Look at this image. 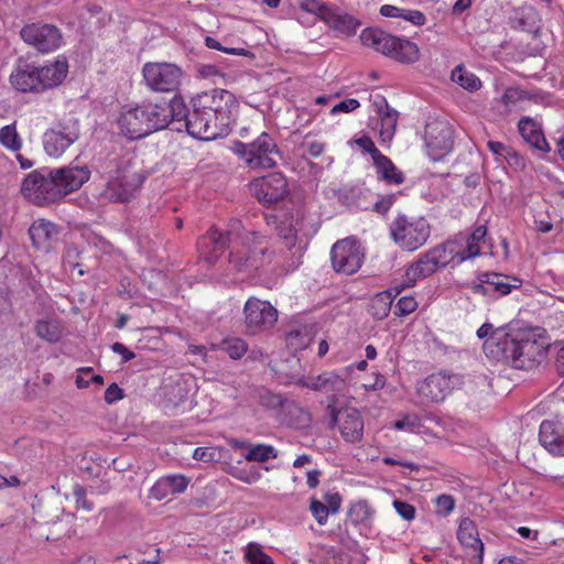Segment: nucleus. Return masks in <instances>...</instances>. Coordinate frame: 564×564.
I'll return each mask as SVG.
<instances>
[{"label": "nucleus", "instance_id": "nucleus-1", "mask_svg": "<svg viewBox=\"0 0 564 564\" xmlns=\"http://www.w3.org/2000/svg\"><path fill=\"white\" fill-rule=\"evenodd\" d=\"M227 249V271L230 274L256 273L270 265L274 258V252L268 248L267 237L245 229L238 219L231 220L226 231L210 227L197 241L199 259L209 265L215 264Z\"/></svg>", "mask_w": 564, "mask_h": 564}, {"label": "nucleus", "instance_id": "nucleus-2", "mask_svg": "<svg viewBox=\"0 0 564 564\" xmlns=\"http://www.w3.org/2000/svg\"><path fill=\"white\" fill-rule=\"evenodd\" d=\"M185 102L181 96L170 102H143L121 111L118 126L121 133L131 140L142 139L171 124L173 118L184 116Z\"/></svg>", "mask_w": 564, "mask_h": 564}, {"label": "nucleus", "instance_id": "nucleus-3", "mask_svg": "<svg viewBox=\"0 0 564 564\" xmlns=\"http://www.w3.org/2000/svg\"><path fill=\"white\" fill-rule=\"evenodd\" d=\"M482 348L488 358L505 360L513 368L523 370L536 368L547 351L545 341L532 332H523L517 336L495 334L484 341Z\"/></svg>", "mask_w": 564, "mask_h": 564}, {"label": "nucleus", "instance_id": "nucleus-4", "mask_svg": "<svg viewBox=\"0 0 564 564\" xmlns=\"http://www.w3.org/2000/svg\"><path fill=\"white\" fill-rule=\"evenodd\" d=\"M359 37L362 45L400 64H414L421 57L420 47L416 43L405 37L392 35L380 29H365Z\"/></svg>", "mask_w": 564, "mask_h": 564}, {"label": "nucleus", "instance_id": "nucleus-5", "mask_svg": "<svg viewBox=\"0 0 564 564\" xmlns=\"http://www.w3.org/2000/svg\"><path fill=\"white\" fill-rule=\"evenodd\" d=\"M389 235L401 250L413 252L427 242L431 236V224L423 216L400 214L391 221Z\"/></svg>", "mask_w": 564, "mask_h": 564}, {"label": "nucleus", "instance_id": "nucleus-6", "mask_svg": "<svg viewBox=\"0 0 564 564\" xmlns=\"http://www.w3.org/2000/svg\"><path fill=\"white\" fill-rule=\"evenodd\" d=\"M544 405L550 417L540 424V443L552 455L564 456V398L560 393L552 394Z\"/></svg>", "mask_w": 564, "mask_h": 564}, {"label": "nucleus", "instance_id": "nucleus-7", "mask_svg": "<svg viewBox=\"0 0 564 564\" xmlns=\"http://www.w3.org/2000/svg\"><path fill=\"white\" fill-rule=\"evenodd\" d=\"M141 74L142 84L149 91L180 96L178 91L185 78V72L180 65L171 62H147Z\"/></svg>", "mask_w": 564, "mask_h": 564}, {"label": "nucleus", "instance_id": "nucleus-8", "mask_svg": "<svg viewBox=\"0 0 564 564\" xmlns=\"http://www.w3.org/2000/svg\"><path fill=\"white\" fill-rule=\"evenodd\" d=\"M184 116L173 118L171 124H175L173 130L182 131L183 129L193 138L199 140H215L228 134L225 128H220L218 123L210 117V113L205 109H198L196 100L193 99L192 111L187 110L185 106Z\"/></svg>", "mask_w": 564, "mask_h": 564}, {"label": "nucleus", "instance_id": "nucleus-9", "mask_svg": "<svg viewBox=\"0 0 564 564\" xmlns=\"http://www.w3.org/2000/svg\"><path fill=\"white\" fill-rule=\"evenodd\" d=\"M462 384L460 377L446 371L429 375L415 383L417 404L432 405L444 402Z\"/></svg>", "mask_w": 564, "mask_h": 564}, {"label": "nucleus", "instance_id": "nucleus-10", "mask_svg": "<svg viewBox=\"0 0 564 564\" xmlns=\"http://www.w3.org/2000/svg\"><path fill=\"white\" fill-rule=\"evenodd\" d=\"M198 109H205L220 128L229 133L234 123V115L238 108V101L234 94L226 89L214 88L198 94L195 98Z\"/></svg>", "mask_w": 564, "mask_h": 564}, {"label": "nucleus", "instance_id": "nucleus-11", "mask_svg": "<svg viewBox=\"0 0 564 564\" xmlns=\"http://www.w3.org/2000/svg\"><path fill=\"white\" fill-rule=\"evenodd\" d=\"M235 152L250 169H272L276 165L275 158L280 150L274 139L267 132H262L250 143L237 142Z\"/></svg>", "mask_w": 564, "mask_h": 564}, {"label": "nucleus", "instance_id": "nucleus-12", "mask_svg": "<svg viewBox=\"0 0 564 564\" xmlns=\"http://www.w3.org/2000/svg\"><path fill=\"white\" fill-rule=\"evenodd\" d=\"M22 195L37 206H46L61 199V192L52 170H34L21 185Z\"/></svg>", "mask_w": 564, "mask_h": 564}, {"label": "nucleus", "instance_id": "nucleus-13", "mask_svg": "<svg viewBox=\"0 0 564 564\" xmlns=\"http://www.w3.org/2000/svg\"><path fill=\"white\" fill-rule=\"evenodd\" d=\"M80 135L79 120L63 119L55 128L47 129L42 138L43 148L51 158H59Z\"/></svg>", "mask_w": 564, "mask_h": 564}, {"label": "nucleus", "instance_id": "nucleus-14", "mask_svg": "<svg viewBox=\"0 0 564 564\" xmlns=\"http://www.w3.org/2000/svg\"><path fill=\"white\" fill-rule=\"evenodd\" d=\"M20 35L26 44L43 54L55 52L64 43L61 30L48 23L33 22L25 24L21 29Z\"/></svg>", "mask_w": 564, "mask_h": 564}, {"label": "nucleus", "instance_id": "nucleus-15", "mask_svg": "<svg viewBox=\"0 0 564 564\" xmlns=\"http://www.w3.org/2000/svg\"><path fill=\"white\" fill-rule=\"evenodd\" d=\"M278 321V310L269 302L249 297L243 305V322L248 334L271 329Z\"/></svg>", "mask_w": 564, "mask_h": 564}, {"label": "nucleus", "instance_id": "nucleus-16", "mask_svg": "<svg viewBox=\"0 0 564 564\" xmlns=\"http://www.w3.org/2000/svg\"><path fill=\"white\" fill-rule=\"evenodd\" d=\"M250 192L265 207L275 205L289 194L286 177L280 172H273L250 182Z\"/></svg>", "mask_w": 564, "mask_h": 564}, {"label": "nucleus", "instance_id": "nucleus-17", "mask_svg": "<svg viewBox=\"0 0 564 564\" xmlns=\"http://www.w3.org/2000/svg\"><path fill=\"white\" fill-rule=\"evenodd\" d=\"M330 422L336 425L346 443H360L364 438L365 421L359 410L355 408L336 409L328 405Z\"/></svg>", "mask_w": 564, "mask_h": 564}, {"label": "nucleus", "instance_id": "nucleus-18", "mask_svg": "<svg viewBox=\"0 0 564 564\" xmlns=\"http://www.w3.org/2000/svg\"><path fill=\"white\" fill-rule=\"evenodd\" d=\"M424 140L426 154L434 162L442 160L453 150V131L445 121L432 120L427 122Z\"/></svg>", "mask_w": 564, "mask_h": 564}, {"label": "nucleus", "instance_id": "nucleus-19", "mask_svg": "<svg viewBox=\"0 0 564 564\" xmlns=\"http://www.w3.org/2000/svg\"><path fill=\"white\" fill-rule=\"evenodd\" d=\"M330 260L336 272L352 274L360 269L364 253L355 238H345L333 246Z\"/></svg>", "mask_w": 564, "mask_h": 564}, {"label": "nucleus", "instance_id": "nucleus-20", "mask_svg": "<svg viewBox=\"0 0 564 564\" xmlns=\"http://www.w3.org/2000/svg\"><path fill=\"white\" fill-rule=\"evenodd\" d=\"M9 80L12 87L20 93H42L37 66L33 63L20 62L17 64Z\"/></svg>", "mask_w": 564, "mask_h": 564}, {"label": "nucleus", "instance_id": "nucleus-21", "mask_svg": "<svg viewBox=\"0 0 564 564\" xmlns=\"http://www.w3.org/2000/svg\"><path fill=\"white\" fill-rule=\"evenodd\" d=\"M141 184L142 178L137 173L124 172L107 183L105 195L113 202H127Z\"/></svg>", "mask_w": 564, "mask_h": 564}, {"label": "nucleus", "instance_id": "nucleus-22", "mask_svg": "<svg viewBox=\"0 0 564 564\" xmlns=\"http://www.w3.org/2000/svg\"><path fill=\"white\" fill-rule=\"evenodd\" d=\"M347 377L340 371H325L316 377L308 376L300 382L303 387L322 393H339L346 388Z\"/></svg>", "mask_w": 564, "mask_h": 564}, {"label": "nucleus", "instance_id": "nucleus-23", "mask_svg": "<svg viewBox=\"0 0 564 564\" xmlns=\"http://www.w3.org/2000/svg\"><path fill=\"white\" fill-rule=\"evenodd\" d=\"M373 106L380 119V141L382 144L390 143L395 134L399 113L388 105L386 98L381 95L375 97Z\"/></svg>", "mask_w": 564, "mask_h": 564}, {"label": "nucleus", "instance_id": "nucleus-24", "mask_svg": "<svg viewBox=\"0 0 564 564\" xmlns=\"http://www.w3.org/2000/svg\"><path fill=\"white\" fill-rule=\"evenodd\" d=\"M54 178L61 192V198L82 187L90 177L87 167L73 166L53 171Z\"/></svg>", "mask_w": 564, "mask_h": 564}, {"label": "nucleus", "instance_id": "nucleus-25", "mask_svg": "<svg viewBox=\"0 0 564 564\" xmlns=\"http://www.w3.org/2000/svg\"><path fill=\"white\" fill-rule=\"evenodd\" d=\"M42 93L59 86L68 74L66 58L58 57L43 66H37Z\"/></svg>", "mask_w": 564, "mask_h": 564}, {"label": "nucleus", "instance_id": "nucleus-26", "mask_svg": "<svg viewBox=\"0 0 564 564\" xmlns=\"http://www.w3.org/2000/svg\"><path fill=\"white\" fill-rule=\"evenodd\" d=\"M530 104L528 91L519 87H508L500 98L495 99V105L500 115L523 111Z\"/></svg>", "mask_w": 564, "mask_h": 564}, {"label": "nucleus", "instance_id": "nucleus-27", "mask_svg": "<svg viewBox=\"0 0 564 564\" xmlns=\"http://www.w3.org/2000/svg\"><path fill=\"white\" fill-rule=\"evenodd\" d=\"M58 234V227L46 219H37L29 228L32 245L36 249H43L45 251L52 248V243L57 239Z\"/></svg>", "mask_w": 564, "mask_h": 564}, {"label": "nucleus", "instance_id": "nucleus-28", "mask_svg": "<svg viewBox=\"0 0 564 564\" xmlns=\"http://www.w3.org/2000/svg\"><path fill=\"white\" fill-rule=\"evenodd\" d=\"M478 279L490 286L491 297L508 295L522 285L520 279L496 272H484Z\"/></svg>", "mask_w": 564, "mask_h": 564}, {"label": "nucleus", "instance_id": "nucleus-29", "mask_svg": "<svg viewBox=\"0 0 564 564\" xmlns=\"http://www.w3.org/2000/svg\"><path fill=\"white\" fill-rule=\"evenodd\" d=\"M518 130L523 141L532 149L549 152V143L541 126L530 117H524L518 122Z\"/></svg>", "mask_w": 564, "mask_h": 564}, {"label": "nucleus", "instance_id": "nucleus-30", "mask_svg": "<svg viewBox=\"0 0 564 564\" xmlns=\"http://www.w3.org/2000/svg\"><path fill=\"white\" fill-rule=\"evenodd\" d=\"M459 239L457 237L447 239L446 241L436 245L435 247L427 250L431 259H433L437 269L445 268L452 261L456 260L457 263L460 261L462 253L459 249Z\"/></svg>", "mask_w": 564, "mask_h": 564}, {"label": "nucleus", "instance_id": "nucleus-31", "mask_svg": "<svg viewBox=\"0 0 564 564\" xmlns=\"http://www.w3.org/2000/svg\"><path fill=\"white\" fill-rule=\"evenodd\" d=\"M457 539L463 546L477 552L478 563L481 564L484 560V543L479 539L477 525L473 520L469 518L460 520Z\"/></svg>", "mask_w": 564, "mask_h": 564}, {"label": "nucleus", "instance_id": "nucleus-32", "mask_svg": "<svg viewBox=\"0 0 564 564\" xmlns=\"http://www.w3.org/2000/svg\"><path fill=\"white\" fill-rule=\"evenodd\" d=\"M372 164L379 181L388 185H401L404 183V173L383 153Z\"/></svg>", "mask_w": 564, "mask_h": 564}, {"label": "nucleus", "instance_id": "nucleus-33", "mask_svg": "<svg viewBox=\"0 0 564 564\" xmlns=\"http://www.w3.org/2000/svg\"><path fill=\"white\" fill-rule=\"evenodd\" d=\"M379 12L384 18L401 19L413 26H423L427 21L426 15L420 10L400 8L392 4L381 6Z\"/></svg>", "mask_w": 564, "mask_h": 564}, {"label": "nucleus", "instance_id": "nucleus-34", "mask_svg": "<svg viewBox=\"0 0 564 564\" xmlns=\"http://www.w3.org/2000/svg\"><path fill=\"white\" fill-rule=\"evenodd\" d=\"M487 236V227L485 225L477 226L470 236L465 241L463 238H459V249L462 253L460 261H466L468 259H473L481 253V243L485 242V238Z\"/></svg>", "mask_w": 564, "mask_h": 564}, {"label": "nucleus", "instance_id": "nucleus-35", "mask_svg": "<svg viewBox=\"0 0 564 564\" xmlns=\"http://www.w3.org/2000/svg\"><path fill=\"white\" fill-rule=\"evenodd\" d=\"M437 267L427 251L421 253L419 258L412 262L406 271V280L413 285L416 281L431 276L437 271Z\"/></svg>", "mask_w": 564, "mask_h": 564}, {"label": "nucleus", "instance_id": "nucleus-36", "mask_svg": "<svg viewBox=\"0 0 564 564\" xmlns=\"http://www.w3.org/2000/svg\"><path fill=\"white\" fill-rule=\"evenodd\" d=\"M323 21L333 30L345 35L355 34L360 24L354 17L349 14H341L332 8L326 11Z\"/></svg>", "mask_w": 564, "mask_h": 564}, {"label": "nucleus", "instance_id": "nucleus-37", "mask_svg": "<svg viewBox=\"0 0 564 564\" xmlns=\"http://www.w3.org/2000/svg\"><path fill=\"white\" fill-rule=\"evenodd\" d=\"M34 333L42 340L56 344L62 339L64 335V327L57 319L43 318L35 322Z\"/></svg>", "mask_w": 564, "mask_h": 564}, {"label": "nucleus", "instance_id": "nucleus-38", "mask_svg": "<svg viewBox=\"0 0 564 564\" xmlns=\"http://www.w3.org/2000/svg\"><path fill=\"white\" fill-rule=\"evenodd\" d=\"M392 303L391 292H380L371 299L368 313L375 319L382 321L389 315Z\"/></svg>", "mask_w": 564, "mask_h": 564}, {"label": "nucleus", "instance_id": "nucleus-39", "mask_svg": "<svg viewBox=\"0 0 564 564\" xmlns=\"http://www.w3.org/2000/svg\"><path fill=\"white\" fill-rule=\"evenodd\" d=\"M451 78L462 88L473 93L481 88V80L477 75L466 69L463 65L456 66L452 70Z\"/></svg>", "mask_w": 564, "mask_h": 564}, {"label": "nucleus", "instance_id": "nucleus-40", "mask_svg": "<svg viewBox=\"0 0 564 564\" xmlns=\"http://www.w3.org/2000/svg\"><path fill=\"white\" fill-rule=\"evenodd\" d=\"M0 144L8 151L20 152L23 141L18 132L15 121L0 128Z\"/></svg>", "mask_w": 564, "mask_h": 564}, {"label": "nucleus", "instance_id": "nucleus-41", "mask_svg": "<svg viewBox=\"0 0 564 564\" xmlns=\"http://www.w3.org/2000/svg\"><path fill=\"white\" fill-rule=\"evenodd\" d=\"M375 510L366 500H359L350 505L348 510V519L355 524H366L373 517Z\"/></svg>", "mask_w": 564, "mask_h": 564}, {"label": "nucleus", "instance_id": "nucleus-42", "mask_svg": "<svg viewBox=\"0 0 564 564\" xmlns=\"http://www.w3.org/2000/svg\"><path fill=\"white\" fill-rule=\"evenodd\" d=\"M278 451L269 444H253L250 445L248 452L245 454V459L248 462L265 463L270 459L278 457Z\"/></svg>", "mask_w": 564, "mask_h": 564}, {"label": "nucleus", "instance_id": "nucleus-43", "mask_svg": "<svg viewBox=\"0 0 564 564\" xmlns=\"http://www.w3.org/2000/svg\"><path fill=\"white\" fill-rule=\"evenodd\" d=\"M220 348L234 360L242 358L248 351L247 343L239 337L224 339Z\"/></svg>", "mask_w": 564, "mask_h": 564}, {"label": "nucleus", "instance_id": "nucleus-44", "mask_svg": "<svg viewBox=\"0 0 564 564\" xmlns=\"http://www.w3.org/2000/svg\"><path fill=\"white\" fill-rule=\"evenodd\" d=\"M285 340L289 349L300 351L308 347L312 339L306 332L292 329L288 333Z\"/></svg>", "mask_w": 564, "mask_h": 564}, {"label": "nucleus", "instance_id": "nucleus-45", "mask_svg": "<svg viewBox=\"0 0 564 564\" xmlns=\"http://www.w3.org/2000/svg\"><path fill=\"white\" fill-rule=\"evenodd\" d=\"M245 560L248 564H274L272 558L263 552L262 546L254 542L247 545Z\"/></svg>", "mask_w": 564, "mask_h": 564}, {"label": "nucleus", "instance_id": "nucleus-46", "mask_svg": "<svg viewBox=\"0 0 564 564\" xmlns=\"http://www.w3.org/2000/svg\"><path fill=\"white\" fill-rule=\"evenodd\" d=\"M276 232L280 238L283 239L285 246L291 249L295 246L297 239V230L292 225V221L289 218L281 220L276 227Z\"/></svg>", "mask_w": 564, "mask_h": 564}, {"label": "nucleus", "instance_id": "nucleus-47", "mask_svg": "<svg viewBox=\"0 0 564 564\" xmlns=\"http://www.w3.org/2000/svg\"><path fill=\"white\" fill-rule=\"evenodd\" d=\"M310 511L319 525L326 524L330 511L325 503L319 501L317 498L312 497L310 501Z\"/></svg>", "mask_w": 564, "mask_h": 564}, {"label": "nucleus", "instance_id": "nucleus-48", "mask_svg": "<svg viewBox=\"0 0 564 564\" xmlns=\"http://www.w3.org/2000/svg\"><path fill=\"white\" fill-rule=\"evenodd\" d=\"M164 479L172 495L184 492L188 486V479L181 474L169 475Z\"/></svg>", "mask_w": 564, "mask_h": 564}, {"label": "nucleus", "instance_id": "nucleus-49", "mask_svg": "<svg viewBox=\"0 0 564 564\" xmlns=\"http://www.w3.org/2000/svg\"><path fill=\"white\" fill-rule=\"evenodd\" d=\"M300 8L305 12L315 14L322 21L324 20L326 11L329 10V7L318 0H302L300 2Z\"/></svg>", "mask_w": 564, "mask_h": 564}, {"label": "nucleus", "instance_id": "nucleus-50", "mask_svg": "<svg viewBox=\"0 0 564 564\" xmlns=\"http://www.w3.org/2000/svg\"><path fill=\"white\" fill-rule=\"evenodd\" d=\"M73 496L75 498L77 509H83L85 511H91L94 509V503L87 499L86 489L80 484L74 485Z\"/></svg>", "mask_w": 564, "mask_h": 564}, {"label": "nucleus", "instance_id": "nucleus-51", "mask_svg": "<svg viewBox=\"0 0 564 564\" xmlns=\"http://www.w3.org/2000/svg\"><path fill=\"white\" fill-rule=\"evenodd\" d=\"M416 308L417 302L415 297L412 295H405L398 301L394 314L398 316H405L413 313Z\"/></svg>", "mask_w": 564, "mask_h": 564}, {"label": "nucleus", "instance_id": "nucleus-52", "mask_svg": "<svg viewBox=\"0 0 564 564\" xmlns=\"http://www.w3.org/2000/svg\"><path fill=\"white\" fill-rule=\"evenodd\" d=\"M355 143L364 152L370 154L372 162L378 159L382 153L378 150L375 142L368 135H362L355 140Z\"/></svg>", "mask_w": 564, "mask_h": 564}, {"label": "nucleus", "instance_id": "nucleus-53", "mask_svg": "<svg viewBox=\"0 0 564 564\" xmlns=\"http://www.w3.org/2000/svg\"><path fill=\"white\" fill-rule=\"evenodd\" d=\"M393 507L397 511V513L406 521H411L415 518V508L409 502L402 501V500H394Z\"/></svg>", "mask_w": 564, "mask_h": 564}, {"label": "nucleus", "instance_id": "nucleus-54", "mask_svg": "<svg viewBox=\"0 0 564 564\" xmlns=\"http://www.w3.org/2000/svg\"><path fill=\"white\" fill-rule=\"evenodd\" d=\"M435 506L437 512L447 516L454 510L455 499L451 495L443 494L435 499Z\"/></svg>", "mask_w": 564, "mask_h": 564}, {"label": "nucleus", "instance_id": "nucleus-55", "mask_svg": "<svg viewBox=\"0 0 564 564\" xmlns=\"http://www.w3.org/2000/svg\"><path fill=\"white\" fill-rule=\"evenodd\" d=\"M150 495L155 500H163L164 498L172 495L164 477H161L154 482V485L150 489Z\"/></svg>", "mask_w": 564, "mask_h": 564}, {"label": "nucleus", "instance_id": "nucleus-56", "mask_svg": "<svg viewBox=\"0 0 564 564\" xmlns=\"http://www.w3.org/2000/svg\"><path fill=\"white\" fill-rule=\"evenodd\" d=\"M421 426V419L416 415H405L403 419L394 422L395 430H409L414 432Z\"/></svg>", "mask_w": 564, "mask_h": 564}, {"label": "nucleus", "instance_id": "nucleus-57", "mask_svg": "<svg viewBox=\"0 0 564 564\" xmlns=\"http://www.w3.org/2000/svg\"><path fill=\"white\" fill-rule=\"evenodd\" d=\"M397 200V194L381 195L373 206V210L379 214H387Z\"/></svg>", "mask_w": 564, "mask_h": 564}, {"label": "nucleus", "instance_id": "nucleus-58", "mask_svg": "<svg viewBox=\"0 0 564 564\" xmlns=\"http://www.w3.org/2000/svg\"><path fill=\"white\" fill-rule=\"evenodd\" d=\"M360 107V102L355 98H347L345 100H341L340 102L336 104L332 110V115H337L339 112L349 113L354 110L358 109Z\"/></svg>", "mask_w": 564, "mask_h": 564}, {"label": "nucleus", "instance_id": "nucleus-59", "mask_svg": "<svg viewBox=\"0 0 564 564\" xmlns=\"http://www.w3.org/2000/svg\"><path fill=\"white\" fill-rule=\"evenodd\" d=\"M505 161L516 170H522L525 167L524 158L514 151L511 147L509 148V153L505 156Z\"/></svg>", "mask_w": 564, "mask_h": 564}, {"label": "nucleus", "instance_id": "nucleus-60", "mask_svg": "<svg viewBox=\"0 0 564 564\" xmlns=\"http://www.w3.org/2000/svg\"><path fill=\"white\" fill-rule=\"evenodd\" d=\"M325 506L330 513H337L341 507V496L338 492H326L324 495Z\"/></svg>", "mask_w": 564, "mask_h": 564}, {"label": "nucleus", "instance_id": "nucleus-61", "mask_svg": "<svg viewBox=\"0 0 564 564\" xmlns=\"http://www.w3.org/2000/svg\"><path fill=\"white\" fill-rule=\"evenodd\" d=\"M123 397V390L117 383H111L105 391V401L108 404L119 401Z\"/></svg>", "mask_w": 564, "mask_h": 564}, {"label": "nucleus", "instance_id": "nucleus-62", "mask_svg": "<svg viewBox=\"0 0 564 564\" xmlns=\"http://www.w3.org/2000/svg\"><path fill=\"white\" fill-rule=\"evenodd\" d=\"M488 150L497 156V159L505 160L506 154L509 153V145H506L502 142L499 141H488L487 142Z\"/></svg>", "mask_w": 564, "mask_h": 564}, {"label": "nucleus", "instance_id": "nucleus-63", "mask_svg": "<svg viewBox=\"0 0 564 564\" xmlns=\"http://www.w3.org/2000/svg\"><path fill=\"white\" fill-rule=\"evenodd\" d=\"M93 369L90 367H84L78 369V373L75 380L78 389H86L90 384V373Z\"/></svg>", "mask_w": 564, "mask_h": 564}, {"label": "nucleus", "instance_id": "nucleus-64", "mask_svg": "<svg viewBox=\"0 0 564 564\" xmlns=\"http://www.w3.org/2000/svg\"><path fill=\"white\" fill-rule=\"evenodd\" d=\"M555 367H556L557 373L561 377H564V340H562L560 343V348H558L556 357H555Z\"/></svg>", "mask_w": 564, "mask_h": 564}]
</instances>
